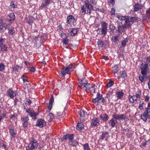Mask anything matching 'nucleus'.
Instances as JSON below:
<instances>
[{
    "instance_id": "obj_3",
    "label": "nucleus",
    "mask_w": 150,
    "mask_h": 150,
    "mask_svg": "<svg viewBox=\"0 0 150 150\" xmlns=\"http://www.w3.org/2000/svg\"><path fill=\"white\" fill-rule=\"evenodd\" d=\"M142 92L140 90H138L135 93V95L133 96L129 95L128 96V99L130 102L133 103L134 101H137L138 99L141 98L142 96Z\"/></svg>"
},
{
    "instance_id": "obj_37",
    "label": "nucleus",
    "mask_w": 150,
    "mask_h": 150,
    "mask_svg": "<svg viewBox=\"0 0 150 150\" xmlns=\"http://www.w3.org/2000/svg\"><path fill=\"white\" fill-rule=\"evenodd\" d=\"M0 47L1 48V51L4 52L8 51V47L5 44L1 46Z\"/></svg>"
},
{
    "instance_id": "obj_10",
    "label": "nucleus",
    "mask_w": 150,
    "mask_h": 150,
    "mask_svg": "<svg viewBox=\"0 0 150 150\" xmlns=\"http://www.w3.org/2000/svg\"><path fill=\"white\" fill-rule=\"evenodd\" d=\"M75 21V18L72 15H69L67 18V25H68L71 26L72 25H73Z\"/></svg>"
},
{
    "instance_id": "obj_60",
    "label": "nucleus",
    "mask_w": 150,
    "mask_h": 150,
    "mask_svg": "<svg viewBox=\"0 0 150 150\" xmlns=\"http://www.w3.org/2000/svg\"><path fill=\"white\" fill-rule=\"evenodd\" d=\"M96 11L104 13L105 10L103 8H97L96 9Z\"/></svg>"
},
{
    "instance_id": "obj_26",
    "label": "nucleus",
    "mask_w": 150,
    "mask_h": 150,
    "mask_svg": "<svg viewBox=\"0 0 150 150\" xmlns=\"http://www.w3.org/2000/svg\"><path fill=\"white\" fill-rule=\"evenodd\" d=\"M79 31V28H73L70 32V35L71 36H74Z\"/></svg>"
},
{
    "instance_id": "obj_4",
    "label": "nucleus",
    "mask_w": 150,
    "mask_h": 150,
    "mask_svg": "<svg viewBox=\"0 0 150 150\" xmlns=\"http://www.w3.org/2000/svg\"><path fill=\"white\" fill-rule=\"evenodd\" d=\"M100 24L102 28L98 29L97 32L98 34H102L104 36H105L107 33L108 24L102 21L100 22Z\"/></svg>"
},
{
    "instance_id": "obj_47",
    "label": "nucleus",
    "mask_w": 150,
    "mask_h": 150,
    "mask_svg": "<svg viewBox=\"0 0 150 150\" xmlns=\"http://www.w3.org/2000/svg\"><path fill=\"white\" fill-rule=\"evenodd\" d=\"M21 79H23L24 84H25V82H28V78L27 77L25 76L24 75H23L21 77Z\"/></svg>"
},
{
    "instance_id": "obj_5",
    "label": "nucleus",
    "mask_w": 150,
    "mask_h": 150,
    "mask_svg": "<svg viewBox=\"0 0 150 150\" xmlns=\"http://www.w3.org/2000/svg\"><path fill=\"white\" fill-rule=\"evenodd\" d=\"M73 68V66L72 64H70L67 67H64L61 70V75L62 77L64 78L66 74L70 75L71 72L70 70Z\"/></svg>"
},
{
    "instance_id": "obj_55",
    "label": "nucleus",
    "mask_w": 150,
    "mask_h": 150,
    "mask_svg": "<svg viewBox=\"0 0 150 150\" xmlns=\"http://www.w3.org/2000/svg\"><path fill=\"white\" fill-rule=\"evenodd\" d=\"M90 3V4L92 5H96V0H90L89 1V3Z\"/></svg>"
},
{
    "instance_id": "obj_18",
    "label": "nucleus",
    "mask_w": 150,
    "mask_h": 150,
    "mask_svg": "<svg viewBox=\"0 0 150 150\" xmlns=\"http://www.w3.org/2000/svg\"><path fill=\"white\" fill-rule=\"evenodd\" d=\"M127 72L125 70H124L120 76H118L117 78L119 80L122 79V80H124L127 78Z\"/></svg>"
},
{
    "instance_id": "obj_33",
    "label": "nucleus",
    "mask_w": 150,
    "mask_h": 150,
    "mask_svg": "<svg viewBox=\"0 0 150 150\" xmlns=\"http://www.w3.org/2000/svg\"><path fill=\"white\" fill-rule=\"evenodd\" d=\"M38 114L35 113L34 111L31 112L29 114V115L32 118V119L34 120L37 119L36 116L38 115Z\"/></svg>"
},
{
    "instance_id": "obj_36",
    "label": "nucleus",
    "mask_w": 150,
    "mask_h": 150,
    "mask_svg": "<svg viewBox=\"0 0 150 150\" xmlns=\"http://www.w3.org/2000/svg\"><path fill=\"white\" fill-rule=\"evenodd\" d=\"M8 33L9 35H12L15 33V30L13 28L10 27L8 29Z\"/></svg>"
},
{
    "instance_id": "obj_44",
    "label": "nucleus",
    "mask_w": 150,
    "mask_h": 150,
    "mask_svg": "<svg viewBox=\"0 0 150 150\" xmlns=\"http://www.w3.org/2000/svg\"><path fill=\"white\" fill-rule=\"evenodd\" d=\"M118 36H115L112 37V40L114 42H116L119 40L118 38Z\"/></svg>"
},
{
    "instance_id": "obj_24",
    "label": "nucleus",
    "mask_w": 150,
    "mask_h": 150,
    "mask_svg": "<svg viewBox=\"0 0 150 150\" xmlns=\"http://www.w3.org/2000/svg\"><path fill=\"white\" fill-rule=\"evenodd\" d=\"M109 124L111 126L112 128L114 127L115 126V125L117 123V121L115 119H114L113 118L109 121Z\"/></svg>"
},
{
    "instance_id": "obj_52",
    "label": "nucleus",
    "mask_w": 150,
    "mask_h": 150,
    "mask_svg": "<svg viewBox=\"0 0 150 150\" xmlns=\"http://www.w3.org/2000/svg\"><path fill=\"white\" fill-rule=\"evenodd\" d=\"M57 31L59 33H63V28L61 25H59L57 29Z\"/></svg>"
},
{
    "instance_id": "obj_7",
    "label": "nucleus",
    "mask_w": 150,
    "mask_h": 150,
    "mask_svg": "<svg viewBox=\"0 0 150 150\" xmlns=\"http://www.w3.org/2000/svg\"><path fill=\"white\" fill-rule=\"evenodd\" d=\"M143 64H142V65L140 68L141 69V73L142 75H146L148 70L149 69L147 61L146 62V64L143 65Z\"/></svg>"
},
{
    "instance_id": "obj_59",
    "label": "nucleus",
    "mask_w": 150,
    "mask_h": 150,
    "mask_svg": "<svg viewBox=\"0 0 150 150\" xmlns=\"http://www.w3.org/2000/svg\"><path fill=\"white\" fill-rule=\"evenodd\" d=\"M29 71L32 72L33 73L35 71V67H33L31 68H29L28 69Z\"/></svg>"
},
{
    "instance_id": "obj_34",
    "label": "nucleus",
    "mask_w": 150,
    "mask_h": 150,
    "mask_svg": "<svg viewBox=\"0 0 150 150\" xmlns=\"http://www.w3.org/2000/svg\"><path fill=\"white\" fill-rule=\"evenodd\" d=\"M6 25L5 23L0 26V33H3L5 31L6 29Z\"/></svg>"
},
{
    "instance_id": "obj_63",
    "label": "nucleus",
    "mask_w": 150,
    "mask_h": 150,
    "mask_svg": "<svg viewBox=\"0 0 150 150\" xmlns=\"http://www.w3.org/2000/svg\"><path fill=\"white\" fill-rule=\"evenodd\" d=\"M150 112V108H146L145 109V111L144 113L146 114H149V113Z\"/></svg>"
},
{
    "instance_id": "obj_62",
    "label": "nucleus",
    "mask_w": 150,
    "mask_h": 150,
    "mask_svg": "<svg viewBox=\"0 0 150 150\" xmlns=\"http://www.w3.org/2000/svg\"><path fill=\"white\" fill-rule=\"evenodd\" d=\"M113 93L112 91L111 92H110L109 93H108L106 94V97L108 99H110V97L111 95H112Z\"/></svg>"
},
{
    "instance_id": "obj_6",
    "label": "nucleus",
    "mask_w": 150,
    "mask_h": 150,
    "mask_svg": "<svg viewBox=\"0 0 150 150\" xmlns=\"http://www.w3.org/2000/svg\"><path fill=\"white\" fill-rule=\"evenodd\" d=\"M100 102L103 103V104L105 102V100L102 96V95L98 92L97 93L96 98L93 99V103L98 105L99 104V103L100 102Z\"/></svg>"
},
{
    "instance_id": "obj_30",
    "label": "nucleus",
    "mask_w": 150,
    "mask_h": 150,
    "mask_svg": "<svg viewBox=\"0 0 150 150\" xmlns=\"http://www.w3.org/2000/svg\"><path fill=\"white\" fill-rule=\"evenodd\" d=\"M97 44L98 45V47L99 48L103 47L105 45L104 43L102 40H99L97 42Z\"/></svg>"
},
{
    "instance_id": "obj_28",
    "label": "nucleus",
    "mask_w": 150,
    "mask_h": 150,
    "mask_svg": "<svg viewBox=\"0 0 150 150\" xmlns=\"http://www.w3.org/2000/svg\"><path fill=\"white\" fill-rule=\"evenodd\" d=\"M76 128L77 129L79 130H81L83 129V124L81 121L78 122L76 126Z\"/></svg>"
},
{
    "instance_id": "obj_19",
    "label": "nucleus",
    "mask_w": 150,
    "mask_h": 150,
    "mask_svg": "<svg viewBox=\"0 0 150 150\" xmlns=\"http://www.w3.org/2000/svg\"><path fill=\"white\" fill-rule=\"evenodd\" d=\"M122 22H125V24L123 25H118V31L119 32L122 33L124 31V28H126L127 27H129V26L125 25L126 21H121Z\"/></svg>"
},
{
    "instance_id": "obj_23",
    "label": "nucleus",
    "mask_w": 150,
    "mask_h": 150,
    "mask_svg": "<svg viewBox=\"0 0 150 150\" xmlns=\"http://www.w3.org/2000/svg\"><path fill=\"white\" fill-rule=\"evenodd\" d=\"M15 18L14 13L13 12H12V13H10L8 16L7 18L8 21L11 23L12 21H14L15 20Z\"/></svg>"
},
{
    "instance_id": "obj_58",
    "label": "nucleus",
    "mask_w": 150,
    "mask_h": 150,
    "mask_svg": "<svg viewBox=\"0 0 150 150\" xmlns=\"http://www.w3.org/2000/svg\"><path fill=\"white\" fill-rule=\"evenodd\" d=\"M60 35L61 37L63 38V40L68 38V37L66 34L63 33H61Z\"/></svg>"
},
{
    "instance_id": "obj_39",
    "label": "nucleus",
    "mask_w": 150,
    "mask_h": 150,
    "mask_svg": "<svg viewBox=\"0 0 150 150\" xmlns=\"http://www.w3.org/2000/svg\"><path fill=\"white\" fill-rule=\"evenodd\" d=\"M114 82L113 81L111 80H110L109 81L107 84L106 85L105 88L106 89H107L108 88L112 86L114 84Z\"/></svg>"
},
{
    "instance_id": "obj_31",
    "label": "nucleus",
    "mask_w": 150,
    "mask_h": 150,
    "mask_svg": "<svg viewBox=\"0 0 150 150\" xmlns=\"http://www.w3.org/2000/svg\"><path fill=\"white\" fill-rule=\"evenodd\" d=\"M69 144L73 146H76L78 144V142L76 140H72L69 141Z\"/></svg>"
},
{
    "instance_id": "obj_43",
    "label": "nucleus",
    "mask_w": 150,
    "mask_h": 150,
    "mask_svg": "<svg viewBox=\"0 0 150 150\" xmlns=\"http://www.w3.org/2000/svg\"><path fill=\"white\" fill-rule=\"evenodd\" d=\"M48 119L50 120H52L54 118V115L52 113H50L47 116Z\"/></svg>"
},
{
    "instance_id": "obj_41",
    "label": "nucleus",
    "mask_w": 150,
    "mask_h": 150,
    "mask_svg": "<svg viewBox=\"0 0 150 150\" xmlns=\"http://www.w3.org/2000/svg\"><path fill=\"white\" fill-rule=\"evenodd\" d=\"M83 146L84 150H90V148L88 143H85L83 144Z\"/></svg>"
},
{
    "instance_id": "obj_32",
    "label": "nucleus",
    "mask_w": 150,
    "mask_h": 150,
    "mask_svg": "<svg viewBox=\"0 0 150 150\" xmlns=\"http://www.w3.org/2000/svg\"><path fill=\"white\" fill-rule=\"evenodd\" d=\"M117 97V99H121L124 95V93L122 91H118L116 93Z\"/></svg>"
},
{
    "instance_id": "obj_14",
    "label": "nucleus",
    "mask_w": 150,
    "mask_h": 150,
    "mask_svg": "<svg viewBox=\"0 0 150 150\" xmlns=\"http://www.w3.org/2000/svg\"><path fill=\"white\" fill-rule=\"evenodd\" d=\"M74 138V135L73 134H67L64 135L62 139V140L65 142L67 139L69 140V141H72Z\"/></svg>"
},
{
    "instance_id": "obj_9",
    "label": "nucleus",
    "mask_w": 150,
    "mask_h": 150,
    "mask_svg": "<svg viewBox=\"0 0 150 150\" xmlns=\"http://www.w3.org/2000/svg\"><path fill=\"white\" fill-rule=\"evenodd\" d=\"M112 117L113 118L115 119L117 121V120H125L126 119V117L124 114L118 115L116 113H114L112 115Z\"/></svg>"
},
{
    "instance_id": "obj_46",
    "label": "nucleus",
    "mask_w": 150,
    "mask_h": 150,
    "mask_svg": "<svg viewBox=\"0 0 150 150\" xmlns=\"http://www.w3.org/2000/svg\"><path fill=\"white\" fill-rule=\"evenodd\" d=\"M144 101L146 102H147L149 101L150 99V97L148 95L145 96L143 95V96Z\"/></svg>"
},
{
    "instance_id": "obj_38",
    "label": "nucleus",
    "mask_w": 150,
    "mask_h": 150,
    "mask_svg": "<svg viewBox=\"0 0 150 150\" xmlns=\"http://www.w3.org/2000/svg\"><path fill=\"white\" fill-rule=\"evenodd\" d=\"M146 75H142V76L141 75H140L139 76V80L141 81L142 82H143L145 81V79H146V78L145 77L146 76Z\"/></svg>"
},
{
    "instance_id": "obj_56",
    "label": "nucleus",
    "mask_w": 150,
    "mask_h": 150,
    "mask_svg": "<svg viewBox=\"0 0 150 150\" xmlns=\"http://www.w3.org/2000/svg\"><path fill=\"white\" fill-rule=\"evenodd\" d=\"M5 65L3 64H0V71H3L5 69Z\"/></svg>"
},
{
    "instance_id": "obj_35",
    "label": "nucleus",
    "mask_w": 150,
    "mask_h": 150,
    "mask_svg": "<svg viewBox=\"0 0 150 150\" xmlns=\"http://www.w3.org/2000/svg\"><path fill=\"white\" fill-rule=\"evenodd\" d=\"M86 12V9L84 8V6H82L81 7V8L80 10L79 14L81 16H83L84 15Z\"/></svg>"
},
{
    "instance_id": "obj_54",
    "label": "nucleus",
    "mask_w": 150,
    "mask_h": 150,
    "mask_svg": "<svg viewBox=\"0 0 150 150\" xmlns=\"http://www.w3.org/2000/svg\"><path fill=\"white\" fill-rule=\"evenodd\" d=\"M113 72L114 74H115L117 73L118 70V67L117 66H114L113 67Z\"/></svg>"
},
{
    "instance_id": "obj_12",
    "label": "nucleus",
    "mask_w": 150,
    "mask_h": 150,
    "mask_svg": "<svg viewBox=\"0 0 150 150\" xmlns=\"http://www.w3.org/2000/svg\"><path fill=\"white\" fill-rule=\"evenodd\" d=\"M23 124V127L24 128L27 127L28 125V121L29 120L28 117H23L21 118Z\"/></svg>"
},
{
    "instance_id": "obj_21",
    "label": "nucleus",
    "mask_w": 150,
    "mask_h": 150,
    "mask_svg": "<svg viewBox=\"0 0 150 150\" xmlns=\"http://www.w3.org/2000/svg\"><path fill=\"white\" fill-rule=\"evenodd\" d=\"M99 118L101 120L106 122L108 120L109 117L106 114L103 113L100 115Z\"/></svg>"
},
{
    "instance_id": "obj_15",
    "label": "nucleus",
    "mask_w": 150,
    "mask_h": 150,
    "mask_svg": "<svg viewBox=\"0 0 150 150\" xmlns=\"http://www.w3.org/2000/svg\"><path fill=\"white\" fill-rule=\"evenodd\" d=\"M16 91H13L12 88H11L7 91L6 95L11 98H13L16 96Z\"/></svg>"
},
{
    "instance_id": "obj_8",
    "label": "nucleus",
    "mask_w": 150,
    "mask_h": 150,
    "mask_svg": "<svg viewBox=\"0 0 150 150\" xmlns=\"http://www.w3.org/2000/svg\"><path fill=\"white\" fill-rule=\"evenodd\" d=\"M88 84L89 83L86 82L85 79H82L80 80L78 82V86L81 89L85 88V90Z\"/></svg>"
},
{
    "instance_id": "obj_16",
    "label": "nucleus",
    "mask_w": 150,
    "mask_h": 150,
    "mask_svg": "<svg viewBox=\"0 0 150 150\" xmlns=\"http://www.w3.org/2000/svg\"><path fill=\"white\" fill-rule=\"evenodd\" d=\"M45 125V121L42 119H40L38 120L36 126L39 127L40 128H42L44 127Z\"/></svg>"
},
{
    "instance_id": "obj_1",
    "label": "nucleus",
    "mask_w": 150,
    "mask_h": 150,
    "mask_svg": "<svg viewBox=\"0 0 150 150\" xmlns=\"http://www.w3.org/2000/svg\"><path fill=\"white\" fill-rule=\"evenodd\" d=\"M117 18L120 21H125V25L131 26L132 24L136 22L140 19L137 16H123L118 15L117 16Z\"/></svg>"
},
{
    "instance_id": "obj_64",
    "label": "nucleus",
    "mask_w": 150,
    "mask_h": 150,
    "mask_svg": "<svg viewBox=\"0 0 150 150\" xmlns=\"http://www.w3.org/2000/svg\"><path fill=\"white\" fill-rule=\"evenodd\" d=\"M115 0H108V2L113 6L115 5Z\"/></svg>"
},
{
    "instance_id": "obj_49",
    "label": "nucleus",
    "mask_w": 150,
    "mask_h": 150,
    "mask_svg": "<svg viewBox=\"0 0 150 150\" xmlns=\"http://www.w3.org/2000/svg\"><path fill=\"white\" fill-rule=\"evenodd\" d=\"M54 101V98L52 95H51L50 97L49 100V103L50 104H52Z\"/></svg>"
},
{
    "instance_id": "obj_50",
    "label": "nucleus",
    "mask_w": 150,
    "mask_h": 150,
    "mask_svg": "<svg viewBox=\"0 0 150 150\" xmlns=\"http://www.w3.org/2000/svg\"><path fill=\"white\" fill-rule=\"evenodd\" d=\"M10 6L14 8H16L17 7V6L16 4H15L14 3V2L13 1H11Z\"/></svg>"
},
{
    "instance_id": "obj_11",
    "label": "nucleus",
    "mask_w": 150,
    "mask_h": 150,
    "mask_svg": "<svg viewBox=\"0 0 150 150\" xmlns=\"http://www.w3.org/2000/svg\"><path fill=\"white\" fill-rule=\"evenodd\" d=\"M100 124L99 119L96 117H94L91 120L90 127H97Z\"/></svg>"
},
{
    "instance_id": "obj_51",
    "label": "nucleus",
    "mask_w": 150,
    "mask_h": 150,
    "mask_svg": "<svg viewBox=\"0 0 150 150\" xmlns=\"http://www.w3.org/2000/svg\"><path fill=\"white\" fill-rule=\"evenodd\" d=\"M146 15L148 18H150V8L146 10Z\"/></svg>"
},
{
    "instance_id": "obj_45",
    "label": "nucleus",
    "mask_w": 150,
    "mask_h": 150,
    "mask_svg": "<svg viewBox=\"0 0 150 150\" xmlns=\"http://www.w3.org/2000/svg\"><path fill=\"white\" fill-rule=\"evenodd\" d=\"M69 40L68 38L63 40L62 42L63 43V45H67L69 43Z\"/></svg>"
},
{
    "instance_id": "obj_48",
    "label": "nucleus",
    "mask_w": 150,
    "mask_h": 150,
    "mask_svg": "<svg viewBox=\"0 0 150 150\" xmlns=\"http://www.w3.org/2000/svg\"><path fill=\"white\" fill-rule=\"evenodd\" d=\"M128 42V40L126 38L124 40L121 42V44L123 47L125 46L126 45L127 43Z\"/></svg>"
},
{
    "instance_id": "obj_25",
    "label": "nucleus",
    "mask_w": 150,
    "mask_h": 150,
    "mask_svg": "<svg viewBox=\"0 0 150 150\" xmlns=\"http://www.w3.org/2000/svg\"><path fill=\"white\" fill-rule=\"evenodd\" d=\"M9 129L10 135L13 137H15L17 134L16 131L14 130V128H12L11 127L9 128Z\"/></svg>"
},
{
    "instance_id": "obj_61",
    "label": "nucleus",
    "mask_w": 150,
    "mask_h": 150,
    "mask_svg": "<svg viewBox=\"0 0 150 150\" xmlns=\"http://www.w3.org/2000/svg\"><path fill=\"white\" fill-rule=\"evenodd\" d=\"M6 116V115L4 113H1L0 115V123L1 122V120L4 118Z\"/></svg>"
},
{
    "instance_id": "obj_17",
    "label": "nucleus",
    "mask_w": 150,
    "mask_h": 150,
    "mask_svg": "<svg viewBox=\"0 0 150 150\" xmlns=\"http://www.w3.org/2000/svg\"><path fill=\"white\" fill-rule=\"evenodd\" d=\"M133 7V11L134 12H137L139 9H142L143 7V6L142 4H139L138 3H136L135 4Z\"/></svg>"
},
{
    "instance_id": "obj_2",
    "label": "nucleus",
    "mask_w": 150,
    "mask_h": 150,
    "mask_svg": "<svg viewBox=\"0 0 150 150\" xmlns=\"http://www.w3.org/2000/svg\"><path fill=\"white\" fill-rule=\"evenodd\" d=\"M29 144L26 147V150H34L36 149L38 146V143L34 137L29 139Z\"/></svg>"
},
{
    "instance_id": "obj_27",
    "label": "nucleus",
    "mask_w": 150,
    "mask_h": 150,
    "mask_svg": "<svg viewBox=\"0 0 150 150\" xmlns=\"http://www.w3.org/2000/svg\"><path fill=\"white\" fill-rule=\"evenodd\" d=\"M109 133L108 132H103L100 135V139L101 140H103L105 138L107 139L109 136Z\"/></svg>"
},
{
    "instance_id": "obj_57",
    "label": "nucleus",
    "mask_w": 150,
    "mask_h": 150,
    "mask_svg": "<svg viewBox=\"0 0 150 150\" xmlns=\"http://www.w3.org/2000/svg\"><path fill=\"white\" fill-rule=\"evenodd\" d=\"M5 42V40L2 38H0V47L4 45Z\"/></svg>"
},
{
    "instance_id": "obj_53",
    "label": "nucleus",
    "mask_w": 150,
    "mask_h": 150,
    "mask_svg": "<svg viewBox=\"0 0 150 150\" xmlns=\"http://www.w3.org/2000/svg\"><path fill=\"white\" fill-rule=\"evenodd\" d=\"M115 10L114 8H112L110 13L111 16H115Z\"/></svg>"
},
{
    "instance_id": "obj_40",
    "label": "nucleus",
    "mask_w": 150,
    "mask_h": 150,
    "mask_svg": "<svg viewBox=\"0 0 150 150\" xmlns=\"http://www.w3.org/2000/svg\"><path fill=\"white\" fill-rule=\"evenodd\" d=\"M79 114L80 116L81 117H83L84 116L86 115L87 113L86 112L83 110H81L79 112Z\"/></svg>"
},
{
    "instance_id": "obj_42",
    "label": "nucleus",
    "mask_w": 150,
    "mask_h": 150,
    "mask_svg": "<svg viewBox=\"0 0 150 150\" xmlns=\"http://www.w3.org/2000/svg\"><path fill=\"white\" fill-rule=\"evenodd\" d=\"M21 69V67L18 65L16 66L13 68V70L14 71H16L18 72Z\"/></svg>"
},
{
    "instance_id": "obj_22",
    "label": "nucleus",
    "mask_w": 150,
    "mask_h": 150,
    "mask_svg": "<svg viewBox=\"0 0 150 150\" xmlns=\"http://www.w3.org/2000/svg\"><path fill=\"white\" fill-rule=\"evenodd\" d=\"M84 3L85 5L88 9V10H94V7L93 5L89 4V1L88 0H86Z\"/></svg>"
},
{
    "instance_id": "obj_29",
    "label": "nucleus",
    "mask_w": 150,
    "mask_h": 150,
    "mask_svg": "<svg viewBox=\"0 0 150 150\" xmlns=\"http://www.w3.org/2000/svg\"><path fill=\"white\" fill-rule=\"evenodd\" d=\"M149 115L148 114H146L144 112L142 115H141V118L144 121H146L147 119L149 117Z\"/></svg>"
},
{
    "instance_id": "obj_20",
    "label": "nucleus",
    "mask_w": 150,
    "mask_h": 150,
    "mask_svg": "<svg viewBox=\"0 0 150 150\" xmlns=\"http://www.w3.org/2000/svg\"><path fill=\"white\" fill-rule=\"evenodd\" d=\"M52 0H44V3H42L40 7L41 9L46 8L51 3Z\"/></svg>"
},
{
    "instance_id": "obj_13",
    "label": "nucleus",
    "mask_w": 150,
    "mask_h": 150,
    "mask_svg": "<svg viewBox=\"0 0 150 150\" xmlns=\"http://www.w3.org/2000/svg\"><path fill=\"white\" fill-rule=\"evenodd\" d=\"M95 86L92 84L89 83L87 86V87L85 89L86 92H89L90 93H95Z\"/></svg>"
}]
</instances>
